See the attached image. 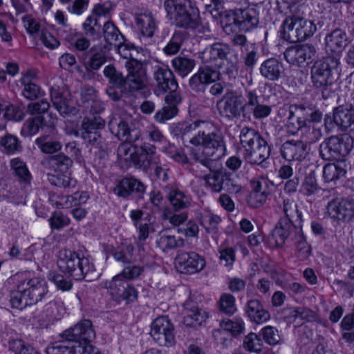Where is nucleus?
<instances>
[{
  "label": "nucleus",
  "instance_id": "f257e3e1",
  "mask_svg": "<svg viewBox=\"0 0 354 354\" xmlns=\"http://www.w3.org/2000/svg\"><path fill=\"white\" fill-rule=\"evenodd\" d=\"M339 57L337 55H328L315 61L311 67L310 78L313 86L328 99L334 93L335 77L339 75Z\"/></svg>",
  "mask_w": 354,
  "mask_h": 354
},
{
  "label": "nucleus",
  "instance_id": "f03ea898",
  "mask_svg": "<svg viewBox=\"0 0 354 354\" xmlns=\"http://www.w3.org/2000/svg\"><path fill=\"white\" fill-rule=\"evenodd\" d=\"M57 264L59 271L75 280L93 281L97 277L93 261L78 252L68 249L60 250Z\"/></svg>",
  "mask_w": 354,
  "mask_h": 354
},
{
  "label": "nucleus",
  "instance_id": "7ed1b4c3",
  "mask_svg": "<svg viewBox=\"0 0 354 354\" xmlns=\"http://www.w3.org/2000/svg\"><path fill=\"white\" fill-rule=\"evenodd\" d=\"M164 8L172 24L178 28L196 30L201 26L198 9L191 0H165Z\"/></svg>",
  "mask_w": 354,
  "mask_h": 354
},
{
  "label": "nucleus",
  "instance_id": "20e7f679",
  "mask_svg": "<svg viewBox=\"0 0 354 354\" xmlns=\"http://www.w3.org/2000/svg\"><path fill=\"white\" fill-rule=\"evenodd\" d=\"M240 142L244 149V158L251 165H261L270 155V147L261 135L253 128L243 127Z\"/></svg>",
  "mask_w": 354,
  "mask_h": 354
},
{
  "label": "nucleus",
  "instance_id": "39448f33",
  "mask_svg": "<svg viewBox=\"0 0 354 354\" xmlns=\"http://www.w3.org/2000/svg\"><path fill=\"white\" fill-rule=\"evenodd\" d=\"M198 146L204 147L201 151L192 153L194 160L207 169H211L214 161L225 154V145L223 136L220 132H207L206 127L202 129Z\"/></svg>",
  "mask_w": 354,
  "mask_h": 354
},
{
  "label": "nucleus",
  "instance_id": "423d86ee",
  "mask_svg": "<svg viewBox=\"0 0 354 354\" xmlns=\"http://www.w3.org/2000/svg\"><path fill=\"white\" fill-rule=\"evenodd\" d=\"M316 31V25L306 19L303 12L286 14L281 26L280 34L283 40L295 43L310 37Z\"/></svg>",
  "mask_w": 354,
  "mask_h": 354
},
{
  "label": "nucleus",
  "instance_id": "0eeeda50",
  "mask_svg": "<svg viewBox=\"0 0 354 354\" xmlns=\"http://www.w3.org/2000/svg\"><path fill=\"white\" fill-rule=\"evenodd\" d=\"M219 79V73L209 66L200 67L189 80V86L195 92H204L206 86L213 83L209 89V93L214 96L221 95L225 86L221 82H216Z\"/></svg>",
  "mask_w": 354,
  "mask_h": 354
},
{
  "label": "nucleus",
  "instance_id": "6e6552de",
  "mask_svg": "<svg viewBox=\"0 0 354 354\" xmlns=\"http://www.w3.org/2000/svg\"><path fill=\"white\" fill-rule=\"evenodd\" d=\"M216 108L221 117L229 121L244 117L245 96L237 91H228L217 102Z\"/></svg>",
  "mask_w": 354,
  "mask_h": 354
},
{
  "label": "nucleus",
  "instance_id": "1a4fd4ad",
  "mask_svg": "<svg viewBox=\"0 0 354 354\" xmlns=\"http://www.w3.org/2000/svg\"><path fill=\"white\" fill-rule=\"evenodd\" d=\"M105 124V120L98 115L84 118L79 129L81 138L89 144L104 150V140L99 130L104 129Z\"/></svg>",
  "mask_w": 354,
  "mask_h": 354
},
{
  "label": "nucleus",
  "instance_id": "9d476101",
  "mask_svg": "<svg viewBox=\"0 0 354 354\" xmlns=\"http://www.w3.org/2000/svg\"><path fill=\"white\" fill-rule=\"evenodd\" d=\"M351 138L330 136L319 145V155L322 159L332 160L346 156L351 150Z\"/></svg>",
  "mask_w": 354,
  "mask_h": 354
},
{
  "label": "nucleus",
  "instance_id": "9b49d317",
  "mask_svg": "<svg viewBox=\"0 0 354 354\" xmlns=\"http://www.w3.org/2000/svg\"><path fill=\"white\" fill-rule=\"evenodd\" d=\"M150 335L160 346L171 347L176 344L174 325L165 316L158 317L153 321Z\"/></svg>",
  "mask_w": 354,
  "mask_h": 354
},
{
  "label": "nucleus",
  "instance_id": "f8f14e48",
  "mask_svg": "<svg viewBox=\"0 0 354 354\" xmlns=\"http://www.w3.org/2000/svg\"><path fill=\"white\" fill-rule=\"evenodd\" d=\"M327 213L335 221L349 222L354 219V199L335 196L328 202Z\"/></svg>",
  "mask_w": 354,
  "mask_h": 354
},
{
  "label": "nucleus",
  "instance_id": "ddd939ff",
  "mask_svg": "<svg viewBox=\"0 0 354 354\" xmlns=\"http://www.w3.org/2000/svg\"><path fill=\"white\" fill-rule=\"evenodd\" d=\"M271 112V106L261 102L256 89L245 88L244 118L261 120L268 117Z\"/></svg>",
  "mask_w": 354,
  "mask_h": 354
},
{
  "label": "nucleus",
  "instance_id": "4468645a",
  "mask_svg": "<svg viewBox=\"0 0 354 354\" xmlns=\"http://www.w3.org/2000/svg\"><path fill=\"white\" fill-rule=\"evenodd\" d=\"M125 66L129 72L126 77V88L131 92L145 88L149 83L145 65L132 59L126 61Z\"/></svg>",
  "mask_w": 354,
  "mask_h": 354
},
{
  "label": "nucleus",
  "instance_id": "2eb2a0df",
  "mask_svg": "<svg viewBox=\"0 0 354 354\" xmlns=\"http://www.w3.org/2000/svg\"><path fill=\"white\" fill-rule=\"evenodd\" d=\"M61 338H68L73 340L78 346L85 345L95 338V331L93 324L89 319H83L74 326L65 330L59 335Z\"/></svg>",
  "mask_w": 354,
  "mask_h": 354
},
{
  "label": "nucleus",
  "instance_id": "dca6fc26",
  "mask_svg": "<svg viewBox=\"0 0 354 354\" xmlns=\"http://www.w3.org/2000/svg\"><path fill=\"white\" fill-rule=\"evenodd\" d=\"M316 53L313 44H304L292 46L283 53L286 61L290 64L303 66L312 61Z\"/></svg>",
  "mask_w": 354,
  "mask_h": 354
},
{
  "label": "nucleus",
  "instance_id": "f3484780",
  "mask_svg": "<svg viewBox=\"0 0 354 354\" xmlns=\"http://www.w3.org/2000/svg\"><path fill=\"white\" fill-rule=\"evenodd\" d=\"M205 259L195 252L181 251L175 258V266L184 274H194L201 271L205 266Z\"/></svg>",
  "mask_w": 354,
  "mask_h": 354
},
{
  "label": "nucleus",
  "instance_id": "a211bd4d",
  "mask_svg": "<svg viewBox=\"0 0 354 354\" xmlns=\"http://www.w3.org/2000/svg\"><path fill=\"white\" fill-rule=\"evenodd\" d=\"M107 288L110 294L118 301L124 300L130 303L136 301L138 297V292L134 286L120 274L109 282Z\"/></svg>",
  "mask_w": 354,
  "mask_h": 354
},
{
  "label": "nucleus",
  "instance_id": "6ab92c4d",
  "mask_svg": "<svg viewBox=\"0 0 354 354\" xmlns=\"http://www.w3.org/2000/svg\"><path fill=\"white\" fill-rule=\"evenodd\" d=\"M38 73L35 69H28L22 71L19 82L21 83L22 95L30 100H36L44 95V91L37 84Z\"/></svg>",
  "mask_w": 354,
  "mask_h": 354
},
{
  "label": "nucleus",
  "instance_id": "aec40b11",
  "mask_svg": "<svg viewBox=\"0 0 354 354\" xmlns=\"http://www.w3.org/2000/svg\"><path fill=\"white\" fill-rule=\"evenodd\" d=\"M252 191L248 196L247 203L252 208L261 207L270 194V183L266 178H258L251 180Z\"/></svg>",
  "mask_w": 354,
  "mask_h": 354
},
{
  "label": "nucleus",
  "instance_id": "412c9836",
  "mask_svg": "<svg viewBox=\"0 0 354 354\" xmlns=\"http://www.w3.org/2000/svg\"><path fill=\"white\" fill-rule=\"evenodd\" d=\"M153 77L156 83L155 92L157 95L165 93L168 91L177 90L178 87L173 72L167 66H155L153 70Z\"/></svg>",
  "mask_w": 354,
  "mask_h": 354
},
{
  "label": "nucleus",
  "instance_id": "4be33fe9",
  "mask_svg": "<svg viewBox=\"0 0 354 354\" xmlns=\"http://www.w3.org/2000/svg\"><path fill=\"white\" fill-rule=\"evenodd\" d=\"M136 24L141 34V41L145 46L153 44L155 43L153 36L158 26L151 12H145L138 14L136 17Z\"/></svg>",
  "mask_w": 354,
  "mask_h": 354
},
{
  "label": "nucleus",
  "instance_id": "5701e85b",
  "mask_svg": "<svg viewBox=\"0 0 354 354\" xmlns=\"http://www.w3.org/2000/svg\"><path fill=\"white\" fill-rule=\"evenodd\" d=\"M50 95L53 105L61 115L65 117L75 111L71 104L70 93L65 86L53 85L50 89Z\"/></svg>",
  "mask_w": 354,
  "mask_h": 354
},
{
  "label": "nucleus",
  "instance_id": "b1692460",
  "mask_svg": "<svg viewBox=\"0 0 354 354\" xmlns=\"http://www.w3.org/2000/svg\"><path fill=\"white\" fill-rule=\"evenodd\" d=\"M19 285L21 291L30 305L38 303L48 293L46 282L39 278L24 280Z\"/></svg>",
  "mask_w": 354,
  "mask_h": 354
},
{
  "label": "nucleus",
  "instance_id": "393cba45",
  "mask_svg": "<svg viewBox=\"0 0 354 354\" xmlns=\"http://www.w3.org/2000/svg\"><path fill=\"white\" fill-rule=\"evenodd\" d=\"M160 157L156 155V147L145 145L135 151V157L132 158L134 165L145 173H149L151 167L158 164Z\"/></svg>",
  "mask_w": 354,
  "mask_h": 354
},
{
  "label": "nucleus",
  "instance_id": "a878e982",
  "mask_svg": "<svg viewBox=\"0 0 354 354\" xmlns=\"http://www.w3.org/2000/svg\"><path fill=\"white\" fill-rule=\"evenodd\" d=\"M298 229H302L301 223H295L288 218H280L272 232L276 245L281 247L286 239L294 240Z\"/></svg>",
  "mask_w": 354,
  "mask_h": 354
},
{
  "label": "nucleus",
  "instance_id": "bb28decb",
  "mask_svg": "<svg viewBox=\"0 0 354 354\" xmlns=\"http://www.w3.org/2000/svg\"><path fill=\"white\" fill-rule=\"evenodd\" d=\"M208 124L205 121L196 120L192 123L183 122L176 127V133L179 135L183 142H189L194 146H198L200 138L203 134L201 131L207 127Z\"/></svg>",
  "mask_w": 354,
  "mask_h": 354
},
{
  "label": "nucleus",
  "instance_id": "cd10ccee",
  "mask_svg": "<svg viewBox=\"0 0 354 354\" xmlns=\"http://www.w3.org/2000/svg\"><path fill=\"white\" fill-rule=\"evenodd\" d=\"M231 47L225 43L216 42L207 46L200 54L204 64L218 65V62L225 59L230 54Z\"/></svg>",
  "mask_w": 354,
  "mask_h": 354
},
{
  "label": "nucleus",
  "instance_id": "c85d7f7f",
  "mask_svg": "<svg viewBox=\"0 0 354 354\" xmlns=\"http://www.w3.org/2000/svg\"><path fill=\"white\" fill-rule=\"evenodd\" d=\"M35 143L40 151L46 154L58 152L62 148L60 136L54 127L49 128L48 131L38 137Z\"/></svg>",
  "mask_w": 354,
  "mask_h": 354
},
{
  "label": "nucleus",
  "instance_id": "c756f323",
  "mask_svg": "<svg viewBox=\"0 0 354 354\" xmlns=\"http://www.w3.org/2000/svg\"><path fill=\"white\" fill-rule=\"evenodd\" d=\"M146 190V186L138 179L133 177L122 178L114 188V193L123 198L129 197L131 194L141 196Z\"/></svg>",
  "mask_w": 354,
  "mask_h": 354
},
{
  "label": "nucleus",
  "instance_id": "7c9ffc66",
  "mask_svg": "<svg viewBox=\"0 0 354 354\" xmlns=\"http://www.w3.org/2000/svg\"><path fill=\"white\" fill-rule=\"evenodd\" d=\"M281 156L287 160H301L307 155V145L301 140H288L281 147Z\"/></svg>",
  "mask_w": 354,
  "mask_h": 354
},
{
  "label": "nucleus",
  "instance_id": "2f4dec72",
  "mask_svg": "<svg viewBox=\"0 0 354 354\" xmlns=\"http://www.w3.org/2000/svg\"><path fill=\"white\" fill-rule=\"evenodd\" d=\"M294 108L299 122L305 127H308L310 122H319L322 120V112L312 105L299 104Z\"/></svg>",
  "mask_w": 354,
  "mask_h": 354
},
{
  "label": "nucleus",
  "instance_id": "473e14b6",
  "mask_svg": "<svg viewBox=\"0 0 354 354\" xmlns=\"http://www.w3.org/2000/svg\"><path fill=\"white\" fill-rule=\"evenodd\" d=\"M103 37L105 41L109 46H114L117 48L120 55L122 54V49L125 50L122 46L124 42V37L118 27L111 21L104 23L103 26Z\"/></svg>",
  "mask_w": 354,
  "mask_h": 354
},
{
  "label": "nucleus",
  "instance_id": "72a5a7b5",
  "mask_svg": "<svg viewBox=\"0 0 354 354\" xmlns=\"http://www.w3.org/2000/svg\"><path fill=\"white\" fill-rule=\"evenodd\" d=\"M325 44L327 50L339 53L348 44L347 35L341 29H335L326 35Z\"/></svg>",
  "mask_w": 354,
  "mask_h": 354
},
{
  "label": "nucleus",
  "instance_id": "f704fd0d",
  "mask_svg": "<svg viewBox=\"0 0 354 354\" xmlns=\"http://www.w3.org/2000/svg\"><path fill=\"white\" fill-rule=\"evenodd\" d=\"M259 72L264 78L270 81H277L282 76L283 64L276 58H268L261 63Z\"/></svg>",
  "mask_w": 354,
  "mask_h": 354
},
{
  "label": "nucleus",
  "instance_id": "c9c22d12",
  "mask_svg": "<svg viewBox=\"0 0 354 354\" xmlns=\"http://www.w3.org/2000/svg\"><path fill=\"white\" fill-rule=\"evenodd\" d=\"M245 313L250 320L256 324H262L268 321L270 315L258 299H250L246 305Z\"/></svg>",
  "mask_w": 354,
  "mask_h": 354
},
{
  "label": "nucleus",
  "instance_id": "e433bc0d",
  "mask_svg": "<svg viewBox=\"0 0 354 354\" xmlns=\"http://www.w3.org/2000/svg\"><path fill=\"white\" fill-rule=\"evenodd\" d=\"M239 30L249 31L257 27L259 23V12L255 6H248L245 9L239 10Z\"/></svg>",
  "mask_w": 354,
  "mask_h": 354
},
{
  "label": "nucleus",
  "instance_id": "4c0bfd02",
  "mask_svg": "<svg viewBox=\"0 0 354 354\" xmlns=\"http://www.w3.org/2000/svg\"><path fill=\"white\" fill-rule=\"evenodd\" d=\"M43 164L46 168L55 172L66 173L72 167L73 161L64 153H60L49 156Z\"/></svg>",
  "mask_w": 354,
  "mask_h": 354
},
{
  "label": "nucleus",
  "instance_id": "58836bf2",
  "mask_svg": "<svg viewBox=\"0 0 354 354\" xmlns=\"http://www.w3.org/2000/svg\"><path fill=\"white\" fill-rule=\"evenodd\" d=\"M111 132L119 140L132 142L136 140L137 136L133 138L131 131L127 121L120 118H113L109 123Z\"/></svg>",
  "mask_w": 354,
  "mask_h": 354
},
{
  "label": "nucleus",
  "instance_id": "ea45409f",
  "mask_svg": "<svg viewBox=\"0 0 354 354\" xmlns=\"http://www.w3.org/2000/svg\"><path fill=\"white\" fill-rule=\"evenodd\" d=\"M333 121L343 131L354 130V107L351 109L339 106L334 110Z\"/></svg>",
  "mask_w": 354,
  "mask_h": 354
},
{
  "label": "nucleus",
  "instance_id": "a19ab883",
  "mask_svg": "<svg viewBox=\"0 0 354 354\" xmlns=\"http://www.w3.org/2000/svg\"><path fill=\"white\" fill-rule=\"evenodd\" d=\"M78 345L68 338H61L47 346V354H78Z\"/></svg>",
  "mask_w": 354,
  "mask_h": 354
},
{
  "label": "nucleus",
  "instance_id": "79ce46f5",
  "mask_svg": "<svg viewBox=\"0 0 354 354\" xmlns=\"http://www.w3.org/2000/svg\"><path fill=\"white\" fill-rule=\"evenodd\" d=\"M213 166L209 170V173L204 175L203 179L205 185L209 187L212 192L219 193L222 191V187L224 182L227 171L225 169H214L212 170Z\"/></svg>",
  "mask_w": 354,
  "mask_h": 354
},
{
  "label": "nucleus",
  "instance_id": "37998d69",
  "mask_svg": "<svg viewBox=\"0 0 354 354\" xmlns=\"http://www.w3.org/2000/svg\"><path fill=\"white\" fill-rule=\"evenodd\" d=\"M201 226L209 234H216L218 232V225L221 221L219 216L214 214L208 209H203L198 214Z\"/></svg>",
  "mask_w": 354,
  "mask_h": 354
},
{
  "label": "nucleus",
  "instance_id": "c03bdc74",
  "mask_svg": "<svg viewBox=\"0 0 354 354\" xmlns=\"http://www.w3.org/2000/svg\"><path fill=\"white\" fill-rule=\"evenodd\" d=\"M21 141L15 135L6 133L0 138V151L7 155H13L21 152Z\"/></svg>",
  "mask_w": 354,
  "mask_h": 354
},
{
  "label": "nucleus",
  "instance_id": "a18cd8bd",
  "mask_svg": "<svg viewBox=\"0 0 354 354\" xmlns=\"http://www.w3.org/2000/svg\"><path fill=\"white\" fill-rule=\"evenodd\" d=\"M185 307L187 313L184 317V322L187 326L196 327L205 321L207 315L202 309L192 306L189 301H186Z\"/></svg>",
  "mask_w": 354,
  "mask_h": 354
},
{
  "label": "nucleus",
  "instance_id": "49530a36",
  "mask_svg": "<svg viewBox=\"0 0 354 354\" xmlns=\"http://www.w3.org/2000/svg\"><path fill=\"white\" fill-rule=\"evenodd\" d=\"M10 167L14 171L18 180L25 185L30 183L32 176L27 167L26 163L20 158H15L10 160Z\"/></svg>",
  "mask_w": 354,
  "mask_h": 354
},
{
  "label": "nucleus",
  "instance_id": "de8ad7c7",
  "mask_svg": "<svg viewBox=\"0 0 354 354\" xmlns=\"http://www.w3.org/2000/svg\"><path fill=\"white\" fill-rule=\"evenodd\" d=\"M169 201L175 212L187 209L191 205L190 196L179 189H174L169 192Z\"/></svg>",
  "mask_w": 354,
  "mask_h": 354
},
{
  "label": "nucleus",
  "instance_id": "09e8293b",
  "mask_svg": "<svg viewBox=\"0 0 354 354\" xmlns=\"http://www.w3.org/2000/svg\"><path fill=\"white\" fill-rule=\"evenodd\" d=\"M195 60L184 55H179L171 60V66L175 71L181 77H185L195 67Z\"/></svg>",
  "mask_w": 354,
  "mask_h": 354
},
{
  "label": "nucleus",
  "instance_id": "8fccbe9b",
  "mask_svg": "<svg viewBox=\"0 0 354 354\" xmlns=\"http://www.w3.org/2000/svg\"><path fill=\"white\" fill-rule=\"evenodd\" d=\"M103 73L113 87L120 89L126 88V77L113 64L105 66Z\"/></svg>",
  "mask_w": 354,
  "mask_h": 354
},
{
  "label": "nucleus",
  "instance_id": "3c124183",
  "mask_svg": "<svg viewBox=\"0 0 354 354\" xmlns=\"http://www.w3.org/2000/svg\"><path fill=\"white\" fill-rule=\"evenodd\" d=\"M65 40L77 51H84L90 46V41L76 30H70Z\"/></svg>",
  "mask_w": 354,
  "mask_h": 354
},
{
  "label": "nucleus",
  "instance_id": "603ef678",
  "mask_svg": "<svg viewBox=\"0 0 354 354\" xmlns=\"http://www.w3.org/2000/svg\"><path fill=\"white\" fill-rule=\"evenodd\" d=\"M222 329L214 331L213 335L217 339L218 335H222L225 331L230 332L233 335H237L241 333L244 329V322L241 319H235L234 320L228 319L223 321L221 324Z\"/></svg>",
  "mask_w": 354,
  "mask_h": 354
},
{
  "label": "nucleus",
  "instance_id": "864d4df0",
  "mask_svg": "<svg viewBox=\"0 0 354 354\" xmlns=\"http://www.w3.org/2000/svg\"><path fill=\"white\" fill-rule=\"evenodd\" d=\"M239 10H230L221 14V22L223 26L225 32L235 31L239 30Z\"/></svg>",
  "mask_w": 354,
  "mask_h": 354
},
{
  "label": "nucleus",
  "instance_id": "5fc2aeb1",
  "mask_svg": "<svg viewBox=\"0 0 354 354\" xmlns=\"http://www.w3.org/2000/svg\"><path fill=\"white\" fill-rule=\"evenodd\" d=\"M281 206L285 214L283 218H288L295 223H302L301 212L299 211L297 205L292 199L283 198Z\"/></svg>",
  "mask_w": 354,
  "mask_h": 354
},
{
  "label": "nucleus",
  "instance_id": "6e6d98bb",
  "mask_svg": "<svg viewBox=\"0 0 354 354\" xmlns=\"http://www.w3.org/2000/svg\"><path fill=\"white\" fill-rule=\"evenodd\" d=\"M293 241L296 245L297 257L301 261L307 259L310 255L311 248L306 241L302 229L297 230L295 239Z\"/></svg>",
  "mask_w": 354,
  "mask_h": 354
},
{
  "label": "nucleus",
  "instance_id": "4d7b16f0",
  "mask_svg": "<svg viewBox=\"0 0 354 354\" xmlns=\"http://www.w3.org/2000/svg\"><path fill=\"white\" fill-rule=\"evenodd\" d=\"M345 174L346 170L337 163H328L323 169V178L327 183L335 182Z\"/></svg>",
  "mask_w": 354,
  "mask_h": 354
},
{
  "label": "nucleus",
  "instance_id": "13d9d810",
  "mask_svg": "<svg viewBox=\"0 0 354 354\" xmlns=\"http://www.w3.org/2000/svg\"><path fill=\"white\" fill-rule=\"evenodd\" d=\"M157 243L164 251L184 246L185 241L182 238H176L174 235L162 232L157 241Z\"/></svg>",
  "mask_w": 354,
  "mask_h": 354
},
{
  "label": "nucleus",
  "instance_id": "bf43d9fd",
  "mask_svg": "<svg viewBox=\"0 0 354 354\" xmlns=\"http://www.w3.org/2000/svg\"><path fill=\"white\" fill-rule=\"evenodd\" d=\"M183 41L184 34L181 31L176 30L163 48L164 53L168 56L176 55L180 51Z\"/></svg>",
  "mask_w": 354,
  "mask_h": 354
},
{
  "label": "nucleus",
  "instance_id": "052dcab7",
  "mask_svg": "<svg viewBox=\"0 0 354 354\" xmlns=\"http://www.w3.org/2000/svg\"><path fill=\"white\" fill-rule=\"evenodd\" d=\"M134 247L131 243H123L121 246L112 250L114 259L122 263H130Z\"/></svg>",
  "mask_w": 354,
  "mask_h": 354
},
{
  "label": "nucleus",
  "instance_id": "680f3d73",
  "mask_svg": "<svg viewBox=\"0 0 354 354\" xmlns=\"http://www.w3.org/2000/svg\"><path fill=\"white\" fill-rule=\"evenodd\" d=\"M44 119L42 116H37L28 119L24 123L21 129V134L24 136H31L39 132L44 126Z\"/></svg>",
  "mask_w": 354,
  "mask_h": 354
},
{
  "label": "nucleus",
  "instance_id": "e2e57ef3",
  "mask_svg": "<svg viewBox=\"0 0 354 354\" xmlns=\"http://www.w3.org/2000/svg\"><path fill=\"white\" fill-rule=\"evenodd\" d=\"M9 349L15 354H40L32 346L21 339H11L8 342Z\"/></svg>",
  "mask_w": 354,
  "mask_h": 354
},
{
  "label": "nucleus",
  "instance_id": "0e129e2a",
  "mask_svg": "<svg viewBox=\"0 0 354 354\" xmlns=\"http://www.w3.org/2000/svg\"><path fill=\"white\" fill-rule=\"evenodd\" d=\"M286 113H288V121L285 125L286 131L290 135H295L299 129L305 127V126L300 124L297 118L295 121V111L290 109H281L279 114L285 115Z\"/></svg>",
  "mask_w": 354,
  "mask_h": 354
},
{
  "label": "nucleus",
  "instance_id": "69168bd1",
  "mask_svg": "<svg viewBox=\"0 0 354 354\" xmlns=\"http://www.w3.org/2000/svg\"><path fill=\"white\" fill-rule=\"evenodd\" d=\"M48 278L55 284L58 290L62 291H69L73 288L72 281L61 274L53 271L50 272Z\"/></svg>",
  "mask_w": 354,
  "mask_h": 354
},
{
  "label": "nucleus",
  "instance_id": "338daca9",
  "mask_svg": "<svg viewBox=\"0 0 354 354\" xmlns=\"http://www.w3.org/2000/svg\"><path fill=\"white\" fill-rule=\"evenodd\" d=\"M218 306L220 310L228 315H233L236 310L235 298L230 294H223L219 299Z\"/></svg>",
  "mask_w": 354,
  "mask_h": 354
},
{
  "label": "nucleus",
  "instance_id": "774afa93",
  "mask_svg": "<svg viewBox=\"0 0 354 354\" xmlns=\"http://www.w3.org/2000/svg\"><path fill=\"white\" fill-rule=\"evenodd\" d=\"M319 189V186L313 172L308 174L302 182L300 192L306 196H311Z\"/></svg>",
  "mask_w": 354,
  "mask_h": 354
}]
</instances>
